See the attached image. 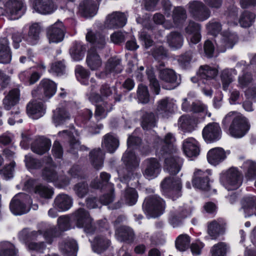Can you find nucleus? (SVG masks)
<instances>
[{
	"label": "nucleus",
	"instance_id": "obj_1",
	"mask_svg": "<svg viewBox=\"0 0 256 256\" xmlns=\"http://www.w3.org/2000/svg\"><path fill=\"white\" fill-rule=\"evenodd\" d=\"M165 158L164 170L171 176L166 177L161 182V188L163 194L173 200L182 196V188L180 179L174 176L180 170L182 164V160L174 155L173 153L163 154Z\"/></svg>",
	"mask_w": 256,
	"mask_h": 256
},
{
	"label": "nucleus",
	"instance_id": "obj_2",
	"mask_svg": "<svg viewBox=\"0 0 256 256\" xmlns=\"http://www.w3.org/2000/svg\"><path fill=\"white\" fill-rule=\"evenodd\" d=\"M141 140L134 136H130L128 139L127 144L128 149L123 155L122 160L124 163L126 168L120 170L118 174L120 180L124 182H128L132 177L134 178V171L138 166L140 160L130 150V147L138 146Z\"/></svg>",
	"mask_w": 256,
	"mask_h": 256
},
{
	"label": "nucleus",
	"instance_id": "obj_3",
	"mask_svg": "<svg viewBox=\"0 0 256 256\" xmlns=\"http://www.w3.org/2000/svg\"><path fill=\"white\" fill-rule=\"evenodd\" d=\"M86 40L93 44V48L88 52L86 64L91 70H97L102 66V60L96 50H101L105 48L106 44V38L99 32H95L88 30Z\"/></svg>",
	"mask_w": 256,
	"mask_h": 256
},
{
	"label": "nucleus",
	"instance_id": "obj_4",
	"mask_svg": "<svg viewBox=\"0 0 256 256\" xmlns=\"http://www.w3.org/2000/svg\"><path fill=\"white\" fill-rule=\"evenodd\" d=\"M230 122L228 134L234 138H242L250 130V125L247 118L240 114L234 112H228L223 119L222 124L226 127Z\"/></svg>",
	"mask_w": 256,
	"mask_h": 256
},
{
	"label": "nucleus",
	"instance_id": "obj_5",
	"mask_svg": "<svg viewBox=\"0 0 256 256\" xmlns=\"http://www.w3.org/2000/svg\"><path fill=\"white\" fill-rule=\"evenodd\" d=\"M220 184L228 190L238 189L242 182V175L236 168H230L220 174Z\"/></svg>",
	"mask_w": 256,
	"mask_h": 256
},
{
	"label": "nucleus",
	"instance_id": "obj_6",
	"mask_svg": "<svg viewBox=\"0 0 256 256\" xmlns=\"http://www.w3.org/2000/svg\"><path fill=\"white\" fill-rule=\"evenodd\" d=\"M32 203V200L28 195L20 193L12 199L10 204V210L15 215H22L28 212L30 208L34 210L38 209V205L31 206Z\"/></svg>",
	"mask_w": 256,
	"mask_h": 256
},
{
	"label": "nucleus",
	"instance_id": "obj_7",
	"mask_svg": "<svg viewBox=\"0 0 256 256\" xmlns=\"http://www.w3.org/2000/svg\"><path fill=\"white\" fill-rule=\"evenodd\" d=\"M164 208V201L156 194L146 197L142 204V209L148 218L160 216L163 213Z\"/></svg>",
	"mask_w": 256,
	"mask_h": 256
},
{
	"label": "nucleus",
	"instance_id": "obj_8",
	"mask_svg": "<svg viewBox=\"0 0 256 256\" xmlns=\"http://www.w3.org/2000/svg\"><path fill=\"white\" fill-rule=\"evenodd\" d=\"M42 232L30 231L27 228L23 229L18 234V238L25 242L27 248L29 250H34L38 252H42L45 248L46 246L44 242H36L34 240H36L38 236H42Z\"/></svg>",
	"mask_w": 256,
	"mask_h": 256
},
{
	"label": "nucleus",
	"instance_id": "obj_9",
	"mask_svg": "<svg viewBox=\"0 0 256 256\" xmlns=\"http://www.w3.org/2000/svg\"><path fill=\"white\" fill-rule=\"evenodd\" d=\"M72 219L76 222V226L83 228L88 234H92L96 228L92 222V219L89 212L83 208H80L72 214Z\"/></svg>",
	"mask_w": 256,
	"mask_h": 256
},
{
	"label": "nucleus",
	"instance_id": "obj_10",
	"mask_svg": "<svg viewBox=\"0 0 256 256\" xmlns=\"http://www.w3.org/2000/svg\"><path fill=\"white\" fill-rule=\"evenodd\" d=\"M188 9L190 16L197 21L206 20L211 16L210 10L201 1L190 2L188 4Z\"/></svg>",
	"mask_w": 256,
	"mask_h": 256
},
{
	"label": "nucleus",
	"instance_id": "obj_11",
	"mask_svg": "<svg viewBox=\"0 0 256 256\" xmlns=\"http://www.w3.org/2000/svg\"><path fill=\"white\" fill-rule=\"evenodd\" d=\"M211 174L210 170H196L192 179L193 186L202 190H208L210 187V176Z\"/></svg>",
	"mask_w": 256,
	"mask_h": 256
},
{
	"label": "nucleus",
	"instance_id": "obj_12",
	"mask_svg": "<svg viewBox=\"0 0 256 256\" xmlns=\"http://www.w3.org/2000/svg\"><path fill=\"white\" fill-rule=\"evenodd\" d=\"M66 28L62 22L58 20L47 28V37L50 42L58 43L64 38Z\"/></svg>",
	"mask_w": 256,
	"mask_h": 256
},
{
	"label": "nucleus",
	"instance_id": "obj_13",
	"mask_svg": "<svg viewBox=\"0 0 256 256\" xmlns=\"http://www.w3.org/2000/svg\"><path fill=\"white\" fill-rule=\"evenodd\" d=\"M127 18L124 13L114 12L108 15L104 26L110 29L118 28L123 27L126 23Z\"/></svg>",
	"mask_w": 256,
	"mask_h": 256
},
{
	"label": "nucleus",
	"instance_id": "obj_14",
	"mask_svg": "<svg viewBox=\"0 0 256 256\" xmlns=\"http://www.w3.org/2000/svg\"><path fill=\"white\" fill-rule=\"evenodd\" d=\"M100 94L92 92L88 95V100L92 103H96L103 100L105 98H110L113 95L116 94L115 86H110L109 84H104L102 85L100 90Z\"/></svg>",
	"mask_w": 256,
	"mask_h": 256
},
{
	"label": "nucleus",
	"instance_id": "obj_15",
	"mask_svg": "<svg viewBox=\"0 0 256 256\" xmlns=\"http://www.w3.org/2000/svg\"><path fill=\"white\" fill-rule=\"evenodd\" d=\"M217 74L218 70L216 68L207 65L201 66L198 72V82L212 86Z\"/></svg>",
	"mask_w": 256,
	"mask_h": 256
},
{
	"label": "nucleus",
	"instance_id": "obj_16",
	"mask_svg": "<svg viewBox=\"0 0 256 256\" xmlns=\"http://www.w3.org/2000/svg\"><path fill=\"white\" fill-rule=\"evenodd\" d=\"M202 136L207 142L219 140L222 136L220 128L218 124L212 122L208 124L202 130Z\"/></svg>",
	"mask_w": 256,
	"mask_h": 256
},
{
	"label": "nucleus",
	"instance_id": "obj_17",
	"mask_svg": "<svg viewBox=\"0 0 256 256\" xmlns=\"http://www.w3.org/2000/svg\"><path fill=\"white\" fill-rule=\"evenodd\" d=\"M144 164L143 174L146 178L152 180L158 176L161 168L159 162L156 158H148L144 162Z\"/></svg>",
	"mask_w": 256,
	"mask_h": 256
},
{
	"label": "nucleus",
	"instance_id": "obj_18",
	"mask_svg": "<svg viewBox=\"0 0 256 256\" xmlns=\"http://www.w3.org/2000/svg\"><path fill=\"white\" fill-rule=\"evenodd\" d=\"M175 100L168 98L160 100L157 102L156 109L158 115H161L164 118L168 116L174 112L176 108Z\"/></svg>",
	"mask_w": 256,
	"mask_h": 256
},
{
	"label": "nucleus",
	"instance_id": "obj_19",
	"mask_svg": "<svg viewBox=\"0 0 256 256\" xmlns=\"http://www.w3.org/2000/svg\"><path fill=\"white\" fill-rule=\"evenodd\" d=\"M182 148L185 155L188 158H196L200 154V144L194 138H188L184 140Z\"/></svg>",
	"mask_w": 256,
	"mask_h": 256
},
{
	"label": "nucleus",
	"instance_id": "obj_20",
	"mask_svg": "<svg viewBox=\"0 0 256 256\" xmlns=\"http://www.w3.org/2000/svg\"><path fill=\"white\" fill-rule=\"evenodd\" d=\"M190 214V212L185 208H174L170 212V224L174 228L182 224V220Z\"/></svg>",
	"mask_w": 256,
	"mask_h": 256
},
{
	"label": "nucleus",
	"instance_id": "obj_21",
	"mask_svg": "<svg viewBox=\"0 0 256 256\" xmlns=\"http://www.w3.org/2000/svg\"><path fill=\"white\" fill-rule=\"evenodd\" d=\"M26 111L30 117L36 120L44 114L46 108L42 102L36 100H32L28 104Z\"/></svg>",
	"mask_w": 256,
	"mask_h": 256
},
{
	"label": "nucleus",
	"instance_id": "obj_22",
	"mask_svg": "<svg viewBox=\"0 0 256 256\" xmlns=\"http://www.w3.org/2000/svg\"><path fill=\"white\" fill-rule=\"evenodd\" d=\"M47 164L42 172L44 178L48 182L60 181L62 178L58 176L56 170L58 168L52 164V159L48 157L45 160Z\"/></svg>",
	"mask_w": 256,
	"mask_h": 256
},
{
	"label": "nucleus",
	"instance_id": "obj_23",
	"mask_svg": "<svg viewBox=\"0 0 256 256\" xmlns=\"http://www.w3.org/2000/svg\"><path fill=\"white\" fill-rule=\"evenodd\" d=\"M34 8L38 13L48 14L54 12L57 6L54 0H36Z\"/></svg>",
	"mask_w": 256,
	"mask_h": 256
},
{
	"label": "nucleus",
	"instance_id": "obj_24",
	"mask_svg": "<svg viewBox=\"0 0 256 256\" xmlns=\"http://www.w3.org/2000/svg\"><path fill=\"white\" fill-rule=\"evenodd\" d=\"M101 0H85L80 4V10L85 17H92L96 14L98 4Z\"/></svg>",
	"mask_w": 256,
	"mask_h": 256
},
{
	"label": "nucleus",
	"instance_id": "obj_25",
	"mask_svg": "<svg viewBox=\"0 0 256 256\" xmlns=\"http://www.w3.org/2000/svg\"><path fill=\"white\" fill-rule=\"evenodd\" d=\"M198 120L189 115L181 116L178 120V127L184 132H191L196 130Z\"/></svg>",
	"mask_w": 256,
	"mask_h": 256
},
{
	"label": "nucleus",
	"instance_id": "obj_26",
	"mask_svg": "<svg viewBox=\"0 0 256 256\" xmlns=\"http://www.w3.org/2000/svg\"><path fill=\"white\" fill-rule=\"evenodd\" d=\"M190 42L194 44L198 43L201 39L200 25L190 20L185 28Z\"/></svg>",
	"mask_w": 256,
	"mask_h": 256
},
{
	"label": "nucleus",
	"instance_id": "obj_27",
	"mask_svg": "<svg viewBox=\"0 0 256 256\" xmlns=\"http://www.w3.org/2000/svg\"><path fill=\"white\" fill-rule=\"evenodd\" d=\"M51 146L50 140L44 136L37 138L32 145V151L38 154H43L48 152Z\"/></svg>",
	"mask_w": 256,
	"mask_h": 256
},
{
	"label": "nucleus",
	"instance_id": "obj_28",
	"mask_svg": "<svg viewBox=\"0 0 256 256\" xmlns=\"http://www.w3.org/2000/svg\"><path fill=\"white\" fill-rule=\"evenodd\" d=\"M226 158L224 150L221 148H215L210 149L207 154V160L212 165L216 166L222 162Z\"/></svg>",
	"mask_w": 256,
	"mask_h": 256
},
{
	"label": "nucleus",
	"instance_id": "obj_29",
	"mask_svg": "<svg viewBox=\"0 0 256 256\" xmlns=\"http://www.w3.org/2000/svg\"><path fill=\"white\" fill-rule=\"evenodd\" d=\"M222 36L221 44L218 46L222 52H224L226 48L233 47L238 41V36L236 34L227 31L222 32Z\"/></svg>",
	"mask_w": 256,
	"mask_h": 256
},
{
	"label": "nucleus",
	"instance_id": "obj_30",
	"mask_svg": "<svg viewBox=\"0 0 256 256\" xmlns=\"http://www.w3.org/2000/svg\"><path fill=\"white\" fill-rule=\"evenodd\" d=\"M104 159V152L100 148H94L89 153V161L96 170H100L103 166Z\"/></svg>",
	"mask_w": 256,
	"mask_h": 256
},
{
	"label": "nucleus",
	"instance_id": "obj_31",
	"mask_svg": "<svg viewBox=\"0 0 256 256\" xmlns=\"http://www.w3.org/2000/svg\"><path fill=\"white\" fill-rule=\"evenodd\" d=\"M116 238L120 242L126 243L132 242L134 238L133 230L128 226H122L116 230Z\"/></svg>",
	"mask_w": 256,
	"mask_h": 256
},
{
	"label": "nucleus",
	"instance_id": "obj_32",
	"mask_svg": "<svg viewBox=\"0 0 256 256\" xmlns=\"http://www.w3.org/2000/svg\"><path fill=\"white\" fill-rule=\"evenodd\" d=\"M225 222L222 219L214 220L208 224V232L212 240L216 239L224 232Z\"/></svg>",
	"mask_w": 256,
	"mask_h": 256
},
{
	"label": "nucleus",
	"instance_id": "obj_33",
	"mask_svg": "<svg viewBox=\"0 0 256 256\" xmlns=\"http://www.w3.org/2000/svg\"><path fill=\"white\" fill-rule=\"evenodd\" d=\"M175 142L176 138L171 133L168 134L166 136L164 140L161 142L162 146L160 148L159 152L158 149L156 150V152L161 154L175 152L176 151Z\"/></svg>",
	"mask_w": 256,
	"mask_h": 256
},
{
	"label": "nucleus",
	"instance_id": "obj_34",
	"mask_svg": "<svg viewBox=\"0 0 256 256\" xmlns=\"http://www.w3.org/2000/svg\"><path fill=\"white\" fill-rule=\"evenodd\" d=\"M72 198L66 194H60L56 196L54 201V206L58 211H66L72 206Z\"/></svg>",
	"mask_w": 256,
	"mask_h": 256
},
{
	"label": "nucleus",
	"instance_id": "obj_35",
	"mask_svg": "<svg viewBox=\"0 0 256 256\" xmlns=\"http://www.w3.org/2000/svg\"><path fill=\"white\" fill-rule=\"evenodd\" d=\"M102 146L108 152L113 153L119 146V140L114 135L108 134L103 137Z\"/></svg>",
	"mask_w": 256,
	"mask_h": 256
},
{
	"label": "nucleus",
	"instance_id": "obj_36",
	"mask_svg": "<svg viewBox=\"0 0 256 256\" xmlns=\"http://www.w3.org/2000/svg\"><path fill=\"white\" fill-rule=\"evenodd\" d=\"M20 91L18 88L10 90L7 96L3 100V104L5 109L10 110L20 100Z\"/></svg>",
	"mask_w": 256,
	"mask_h": 256
},
{
	"label": "nucleus",
	"instance_id": "obj_37",
	"mask_svg": "<svg viewBox=\"0 0 256 256\" xmlns=\"http://www.w3.org/2000/svg\"><path fill=\"white\" fill-rule=\"evenodd\" d=\"M60 249L64 256H76L78 250L77 244L74 240L68 238L60 243Z\"/></svg>",
	"mask_w": 256,
	"mask_h": 256
},
{
	"label": "nucleus",
	"instance_id": "obj_38",
	"mask_svg": "<svg viewBox=\"0 0 256 256\" xmlns=\"http://www.w3.org/2000/svg\"><path fill=\"white\" fill-rule=\"evenodd\" d=\"M70 118V114L64 108H58L53 112L52 120L56 126L64 124Z\"/></svg>",
	"mask_w": 256,
	"mask_h": 256
},
{
	"label": "nucleus",
	"instance_id": "obj_39",
	"mask_svg": "<svg viewBox=\"0 0 256 256\" xmlns=\"http://www.w3.org/2000/svg\"><path fill=\"white\" fill-rule=\"evenodd\" d=\"M40 92L44 94L46 98H50L56 93V84L53 81L49 79L43 80L40 84Z\"/></svg>",
	"mask_w": 256,
	"mask_h": 256
},
{
	"label": "nucleus",
	"instance_id": "obj_40",
	"mask_svg": "<svg viewBox=\"0 0 256 256\" xmlns=\"http://www.w3.org/2000/svg\"><path fill=\"white\" fill-rule=\"evenodd\" d=\"M110 178V175L106 172H102L100 174V180H94L92 182L90 186L94 188L99 189L102 188L104 186L109 189L112 190L114 184L109 182Z\"/></svg>",
	"mask_w": 256,
	"mask_h": 256
},
{
	"label": "nucleus",
	"instance_id": "obj_41",
	"mask_svg": "<svg viewBox=\"0 0 256 256\" xmlns=\"http://www.w3.org/2000/svg\"><path fill=\"white\" fill-rule=\"evenodd\" d=\"M8 45V39H0V63L8 64L11 60L12 54Z\"/></svg>",
	"mask_w": 256,
	"mask_h": 256
},
{
	"label": "nucleus",
	"instance_id": "obj_42",
	"mask_svg": "<svg viewBox=\"0 0 256 256\" xmlns=\"http://www.w3.org/2000/svg\"><path fill=\"white\" fill-rule=\"evenodd\" d=\"M123 69L121 64V60L117 58H111L106 62L105 72L106 74H114L120 73Z\"/></svg>",
	"mask_w": 256,
	"mask_h": 256
},
{
	"label": "nucleus",
	"instance_id": "obj_43",
	"mask_svg": "<svg viewBox=\"0 0 256 256\" xmlns=\"http://www.w3.org/2000/svg\"><path fill=\"white\" fill-rule=\"evenodd\" d=\"M22 6V2L19 0H9L4 4L6 12L11 16L20 14Z\"/></svg>",
	"mask_w": 256,
	"mask_h": 256
},
{
	"label": "nucleus",
	"instance_id": "obj_44",
	"mask_svg": "<svg viewBox=\"0 0 256 256\" xmlns=\"http://www.w3.org/2000/svg\"><path fill=\"white\" fill-rule=\"evenodd\" d=\"M158 117L152 112H146L142 116V126L144 130H150L156 126Z\"/></svg>",
	"mask_w": 256,
	"mask_h": 256
},
{
	"label": "nucleus",
	"instance_id": "obj_45",
	"mask_svg": "<svg viewBox=\"0 0 256 256\" xmlns=\"http://www.w3.org/2000/svg\"><path fill=\"white\" fill-rule=\"evenodd\" d=\"M184 42L182 34L178 32H173L167 36V42L169 46L174 49L180 48Z\"/></svg>",
	"mask_w": 256,
	"mask_h": 256
},
{
	"label": "nucleus",
	"instance_id": "obj_46",
	"mask_svg": "<svg viewBox=\"0 0 256 256\" xmlns=\"http://www.w3.org/2000/svg\"><path fill=\"white\" fill-rule=\"evenodd\" d=\"M256 198L254 196H248L242 200V208L245 212V217L252 216L254 212V206H256ZM255 209V208H254Z\"/></svg>",
	"mask_w": 256,
	"mask_h": 256
},
{
	"label": "nucleus",
	"instance_id": "obj_47",
	"mask_svg": "<svg viewBox=\"0 0 256 256\" xmlns=\"http://www.w3.org/2000/svg\"><path fill=\"white\" fill-rule=\"evenodd\" d=\"M236 75V72L234 69H226L222 70L220 77L224 90H228L230 84L233 82Z\"/></svg>",
	"mask_w": 256,
	"mask_h": 256
},
{
	"label": "nucleus",
	"instance_id": "obj_48",
	"mask_svg": "<svg viewBox=\"0 0 256 256\" xmlns=\"http://www.w3.org/2000/svg\"><path fill=\"white\" fill-rule=\"evenodd\" d=\"M110 244L108 240L104 237H96L92 243L93 250L98 254H100L104 251Z\"/></svg>",
	"mask_w": 256,
	"mask_h": 256
},
{
	"label": "nucleus",
	"instance_id": "obj_49",
	"mask_svg": "<svg viewBox=\"0 0 256 256\" xmlns=\"http://www.w3.org/2000/svg\"><path fill=\"white\" fill-rule=\"evenodd\" d=\"M18 250L9 242H0V256H16Z\"/></svg>",
	"mask_w": 256,
	"mask_h": 256
},
{
	"label": "nucleus",
	"instance_id": "obj_50",
	"mask_svg": "<svg viewBox=\"0 0 256 256\" xmlns=\"http://www.w3.org/2000/svg\"><path fill=\"white\" fill-rule=\"evenodd\" d=\"M160 78L168 84H174L177 80L176 72L172 69L164 68L159 70Z\"/></svg>",
	"mask_w": 256,
	"mask_h": 256
},
{
	"label": "nucleus",
	"instance_id": "obj_51",
	"mask_svg": "<svg viewBox=\"0 0 256 256\" xmlns=\"http://www.w3.org/2000/svg\"><path fill=\"white\" fill-rule=\"evenodd\" d=\"M40 27L38 24H34L30 27L28 36L26 40L30 44L34 45L37 43L40 38Z\"/></svg>",
	"mask_w": 256,
	"mask_h": 256
},
{
	"label": "nucleus",
	"instance_id": "obj_52",
	"mask_svg": "<svg viewBox=\"0 0 256 256\" xmlns=\"http://www.w3.org/2000/svg\"><path fill=\"white\" fill-rule=\"evenodd\" d=\"M229 246L225 242H220L214 244L210 248L211 256H226Z\"/></svg>",
	"mask_w": 256,
	"mask_h": 256
},
{
	"label": "nucleus",
	"instance_id": "obj_53",
	"mask_svg": "<svg viewBox=\"0 0 256 256\" xmlns=\"http://www.w3.org/2000/svg\"><path fill=\"white\" fill-rule=\"evenodd\" d=\"M85 50L82 43L76 42L70 50V54L72 59L76 61L81 60L84 57V52Z\"/></svg>",
	"mask_w": 256,
	"mask_h": 256
},
{
	"label": "nucleus",
	"instance_id": "obj_54",
	"mask_svg": "<svg viewBox=\"0 0 256 256\" xmlns=\"http://www.w3.org/2000/svg\"><path fill=\"white\" fill-rule=\"evenodd\" d=\"M190 237L186 234H180L175 242L176 247L180 251L186 250L190 246Z\"/></svg>",
	"mask_w": 256,
	"mask_h": 256
},
{
	"label": "nucleus",
	"instance_id": "obj_55",
	"mask_svg": "<svg viewBox=\"0 0 256 256\" xmlns=\"http://www.w3.org/2000/svg\"><path fill=\"white\" fill-rule=\"evenodd\" d=\"M173 20L176 26H178L183 23L187 18L186 10L180 6L176 7L173 12Z\"/></svg>",
	"mask_w": 256,
	"mask_h": 256
},
{
	"label": "nucleus",
	"instance_id": "obj_56",
	"mask_svg": "<svg viewBox=\"0 0 256 256\" xmlns=\"http://www.w3.org/2000/svg\"><path fill=\"white\" fill-rule=\"evenodd\" d=\"M112 108L111 103L103 102L102 104L96 106L95 116L98 120L106 118L107 113L110 112Z\"/></svg>",
	"mask_w": 256,
	"mask_h": 256
},
{
	"label": "nucleus",
	"instance_id": "obj_57",
	"mask_svg": "<svg viewBox=\"0 0 256 256\" xmlns=\"http://www.w3.org/2000/svg\"><path fill=\"white\" fill-rule=\"evenodd\" d=\"M242 168L246 170V176L248 179H252L256 176V162L248 160L244 162Z\"/></svg>",
	"mask_w": 256,
	"mask_h": 256
},
{
	"label": "nucleus",
	"instance_id": "obj_58",
	"mask_svg": "<svg viewBox=\"0 0 256 256\" xmlns=\"http://www.w3.org/2000/svg\"><path fill=\"white\" fill-rule=\"evenodd\" d=\"M138 192L134 188H128L124 194V200L126 204L129 206L135 204L138 200Z\"/></svg>",
	"mask_w": 256,
	"mask_h": 256
},
{
	"label": "nucleus",
	"instance_id": "obj_59",
	"mask_svg": "<svg viewBox=\"0 0 256 256\" xmlns=\"http://www.w3.org/2000/svg\"><path fill=\"white\" fill-rule=\"evenodd\" d=\"M34 192L45 198H51L54 194V191L51 187L43 184L37 186L35 188Z\"/></svg>",
	"mask_w": 256,
	"mask_h": 256
},
{
	"label": "nucleus",
	"instance_id": "obj_60",
	"mask_svg": "<svg viewBox=\"0 0 256 256\" xmlns=\"http://www.w3.org/2000/svg\"><path fill=\"white\" fill-rule=\"evenodd\" d=\"M76 76L78 81L83 84H87L90 75L89 72L80 66H77L75 69Z\"/></svg>",
	"mask_w": 256,
	"mask_h": 256
},
{
	"label": "nucleus",
	"instance_id": "obj_61",
	"mask_svg": "<svg viewBox=\"0 0 256 256\" xmlns=\"http://www.w3.org/2000/svg\"><path fill=\"white\" fill-rule=\"evenodd\" d=\"M255 17L253 13L246 11L240 16L239 20L240 24L244 28L249 27L254 22Z\"/></svg>",
	"mask_w": 256,
	"mask_h": 256
},
{
	"label": "nucleus",
	"instance_id": "obj_62",
	"mask_svg": "<svg viewBox=\"0 0 256 256\" xmlns=\"http://www.w3.org/2000/svg\"><path fill=\"white\" fill-rule=\"evenodd\" d=\"M138 101L142 104H146L150 100V94L148 88L142 84L138 85L137 90Z\"/></svg>",
	"mask_w": 256,
	"mask_h": 256
},
{
	"label": "nucleus",
	"instance_id": "obj_63",
	"mask_svg": "<svg viewBox=\"0 0 256 256\" xmlns=\"http://www.w3.org/2000/svg\"><path fill=\"white\" fill-rule=\"evenodd\" d=\"M74 190L78 198H83L88 192V184L85 182H78L74 186Z\"/></svg>",
	"mask_w": 256,
	"mask_h": 256
},
{
	"label": "nucleus",
	"instance_id": "obj_64",
	"mask_svg": "<svg viewBox=\"0 0 256 256\" xmlns=\"http://www.w3.org/2000/svg\"><path fill=\"white\" fill-rule=\"evenodd\" d=\"M146 72L148 79L150 81V85L151 89L154 91L156 94H158L160 91V86L153 71L152 70H148Z\"/></svg>",
	"mask_w": 256,
	"mask_h": 256
}]
</instances>
